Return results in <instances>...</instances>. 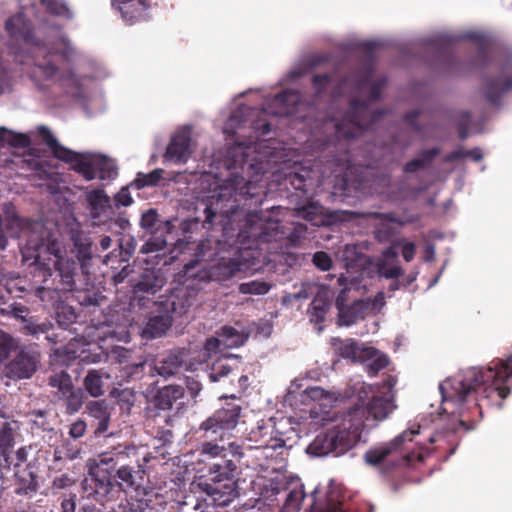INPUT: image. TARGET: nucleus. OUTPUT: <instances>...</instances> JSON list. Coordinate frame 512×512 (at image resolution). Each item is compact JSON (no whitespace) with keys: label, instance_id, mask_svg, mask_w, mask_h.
Segmentation results:
<instances>
[{"label":"nucleus","instance_id":"nucleus-11","mask_svg":"<svg viewBox=\"0 0 512 512\" xmlns=\"http://www.w3.org/2000/svg\"><path fill=\"white\" fill-rule=\"evenodd\" d=\"M69 164L71 169L80 174L86 181H92L96 178L112 180L118 175L115 162L101 154L75 152V156Z\"/></svg>","mask_w":512,"mask_h":512},{"label":"nucleus","instance_id":"nucleus-48","mask_svg":"<svg viewBox=\"0 0 512 512\" xmlns=\"http://www.w3.org/2000/svg\"><path fill=\"white\" fill-rule=\"evenodd\" d=\"M223 346L227 348L239 347L244 343L243 335L232 326H223L218 332Z\"/></svg>","mask_w":512,"mask_h":512},{"label":"nucleus","instance_id":"nucleus-45","mask_svg":"<svg viewBox=\"0 0 512 512\" xmlns=\"http://www.w3.org/2000/svg\"><path fill=\"white\" fill-rule=\"evenodd\" d=\"M309 172L303 170L302 172H290L283 179L282 185H284L287 189L289 186L293 188L295 191H298L300 195H305L307 193V182Z\"/></svg>","mask_w":512,"mask_h":512},{"label":"nucleus","instance_id":"nucleus-51","mask_svg":"<svg viewBox=\"0 0 512 512\" xmlns=\"http://www.w3.org/2000/svg\"><path fill=\"white\" fill-rule=\"evenodd\" d=\"M270 288L271 285L265 281L252 280L241 283L238 289L241 294L264 295Z\"/></svg>","mask_w":512,"mask_h":512},{"label":"nucleus","instance_id":"nucleus-36","mask_svg":"<svg viewBox=\"0 0 512 512\" xmlns=\"http://www.w3.org/2000/svg\"><path fill=\"white\" fill-rule=\"evenodd\" d=\"M86 201L93 218L101 216L110 206V198L103 189H93L86 193Z\"/></svg>","mask_w":512,"mask_h":512},{"label":"nucleus","instance_id":"nucleus-40","mask_svg":"<svg viewBox=\"0 0 512 512\" xmlns=\"http://www.w3.org/2000/svg\"><path fill=\"white\" fill-rule=\"evenodd\" d=\"M439 42L440 47L436 51L437 61L446 72H453L457 62L453 45L445 39H440Z\"/></svg>","mask_w":512,"mask_h":512},{"label":"nucleus","instance_id":"nucleus-49","mask_svg":"<svg viewBox=\"0 0 512 512\" xmlns=\"http://www.w3.org/2000/svg\"><path fill=\"white\" fill-rule=\"evenodd\" d=\"M162 175V169H154L153 171L147 174L138 173L136 179L133 182V185L137 189L156 186L162 180Z\"/></svg>","mask_w":512,"mask_h":512},{"label":"nucleus","instance_id":"nucleus-28","mask_svg":"<svg viewBox=\"0 0 512 512\" xmlns=\"http://www.w3.org/2000/svg\"><path fill=\"white\" fill-rule=\"evenodd\" d=\"M331 347L336 355L353 363L361 362L363 351L367 348V346L360 345L355 339H341L339 337L331 339Z\"/></svg>","mask_w":512,"mask_h":512},{"label":"nucleus","instance_id":"nucleus-6","mask_svg":"<svg viewBox=\"0 0 512 512\" xmlns=\"http://www.w3.org/2000/svg\"><path fill=\"white\" fill-rule=\"evenodd\" d=\"M422 433L419 425L413 426L391 441L371 447L364 454L365 463L383 474H388L396 467L413 466L423 462L422 448L415 451V446L420 442H414V438L420 437Z\"/></svg>","mask_w":512,"mask_h":512},{"label":"nucleus","instance_id":"nucleus-37","mask_svg":"<svg viewBox=\"0 0 512 512\" xmlns=\"http://www.w3.org/2000/svg\"><path fill=\"white\" fill-rule=\"evenodd\" d=\"M171 324V318L167 314L151 316L143 329V334L150 339L160 337L165 334Z\"/></svg>","mask_w":512,"mask_h":512},{"label":"nucleus","instance_id":"nucleus-5","mask_svg":"<svg viewBox=\"0 0 512 512\" xmlns=\"http://www.w3.org/2000/svg\"><path fill=\"white\" fill-rule=\"evenodd\" d=\"M145 465L117 469L113 476L108 470L96 468L92 470L82 483L83 498L94 500L104 510H114V507H106V503L116 500L122 492L133 489L137 494L143 485Z\"/></svg>","mask_w":512,"mask_h":512},{"label":"nucleus","instance_id":"nucleus-56","mask_svg":"<svg viewBox=\"0 0 512 512\" xmlns=\"http://www.w3.org/2000/svg\"><path fill=\"white\" fill-rule=\"evenodd\" d=\"M145 362L127 364L122 368L121 376L126 380L140 379L144 374Z\"/></svg>","mask_w":512,"mask_h":512},{"label":"nucleus","instance_id":"nucleus-34","mask_svg":"<svg viewBox=\"0 0 512 512\" xmlns=\"http://www.w3.org/2000/svg\"><path fill=\"white\" fill-rule=\"evenodd\" d=\"M360 363L366 364V370L369 376H376L381 370L389 364V358L386 354L374 347H368L363 351Z\"/></svg>","mask_w":512,"mask_h":512},{"label":"nucleus","instance_id":"nucleus-21","mask_svg":"<svg viewBox=\"0 0 512 512\" xmlns=\"http://www.w3.org/2000/svg\"><path fill=\"white\" fill-rule=\"evenodd\" d=\"M41 229H46L42 224L35 223L29 227L23 226V220L19 218L17 215H13L7 218L5 224L3 225L4 234L6 235V239L8 237L12 238H25L27 239V246L31 249L32 243L39 241L40 239H35L37 236L41 235Z\"/></svg>","mask_w":512,"mask_h":512},{"label":"nucleus","instance_id":"nucleus-19","mask_svg":"<svg viewBox=\"0 0 512 512\" xmlns=\"http://www.w3.org/2000/svg\"><path fill=\"white\" fill-rule=\"evenodd\" d=\"M112 5L128 25L150 19L151 0H112Z\"/></svg>","mask_w":512,"mask_h":512},{"label":"nucleus","instance_id":"nucleus-47","mask_svg":"<svg viewBox=\"0 0 512 512\" xmlns=\"http://www.w3.org/2000/svg\"><path fill=\"white\" fill-rule=\"evenodd\" d=\"M471 39L477 44V55L475 65L478 67H487L490 63V47L485 37L474 34Z\"/></svg>","mask_w":512,"mask_h":512},{"label":"nucleus","instance_id":"nucleus-53","mask_svg":"<svg viewBox=\"0 0 512 512\" xmlns=\"http://www.w3.org/2000/svg\"><path fill=\"white\" fill-rule=\"evenodd\" d=\"M298 214L313 225H321L324 222L321 215V207L316 204H310L302 207L299 209Z\"/></svg>","mask_w":512,"mask_h":512},{"label":"nucleus","instance_id":"nucleus-9","mask_svg":"<svg viewBox=\"0 0 512 512\" xmlns=\"http://www.w3.org/2000/svg\"><path fill=\"white\" fill-rule=\"evenodd\" d=\"M237 465L233 460L220 458L209 468L210 482L204 483V491L218 505L228 506L237 496L235 479Z\"/></svg>","mask_w":512,"mask_h":512},{"label":"nucleus","instance_id":"nucleus-17","mask_svg":"<svg viewBox=\"0 0 512 512\" xmlns=\"http://www.w3.org/2000/svg\"><path fill=\"white\" fill-rule=\"evenodd\" d=\"M248 440L254 443L249 448L263 450L265 458L273 457L274 451L286 447L282 433L275 430L273 426L265 424H259L252 429L248 434Z\"/></svg>","mask_w":512,"mask_h":512},{"label":"nucleus","instance_id":"nucleus-60","mask_svg":"<svg viewBox=\"0 0 512 512\" xmlns=\"http://www.w3.org/2000/svg\"><path fill=\"white\" fill-rule=\"evenodd\" d=\"M76 317V313L72 307L64 306L61 310L57 311V322L65 329L75 322Z\"/></svg>","mask_w":512,"mask_h":512},{"label":"nucleus","instance_id":"nucleus-23","mask_svg":"<svg viewBox=\"0 0 512 512\" xmlns=\"http://www.w3.org/2000/svg\"><path fill=\"white\" fill-rule=\"evenodd\" d=\"M166 283V279L160 269L145 268L133 285L135 294L146 293L154 295L160 291Z\"/></svg>","mask_w":512,"mask_h":512},{"label":"nucleus","instance_id":"nucleus-29","mask_svg":"<svg viewBox=\"0 0 512 512\" xmlns=\"http://www.w3.org/2000/svg\"><path fill=\"white\" fill-rule=\"evenodd\" d=\"M345 494L339 485L330 483L323 504H313L312 512H345Z\"/></svg>","mask_w":512,"mask_h":512},{"label":"nucleus","instance_id":"nucleus-42","mask_svg":"<svg viewBox=\"0 0 512 512\" xmlns=\"http://www.w3.org/2000/svg\"><path fill=\"white\" fill-rule=\"evenodd\" d=\"M85 394L81 388H75L74 386L62 395L59 400L64 401L66 413L74 414L78 412L84 403Z\"/></svg>","mask_w":512,"mask_h":512},{"label":"nucleus","instance_id":"nucleus-10","mask_svg":"<svg viewBox=\"0 0 512 512\" xmlns=\"http://www.w3.org/2000/svg\"><path fill=\"white\" fill-rule=\"evenodd\" d=\"M241 413V405L235 402H226L201 422L196 433L200 438L224 440L228 432L237 427Z\"/></svg>","mask_w":512,"mask_h":512},{"label":"nucleus","instance_id":"nucleus-25","mask_svg":"<svg viewBox=\"0 0 512 512\" xmlns=\"http://www.w3.org/2000/svg\"><path fill=\"white\" fill-rule=\"evenodd\" d=\"M299 101L298 93L287 90L273 97L265 111L274 116H288L295 111Z\"/></svg>","mask_w":512,"mask_h":512},{"label":"nucleus","instance_id":"nucleus-46","mask_svg":"<svg viewBox=\"0 0 512 512\" xmlns=\"http://www.w3.org/2000/svg\"><path fill=\"white\" fill-rule=\"evenodd\" d=\"M16 477L18 483L15 493L17 495L32 497L37 492L38 482L36 476L31 471H28L26 476H19L18 474Z\"/></svg>","mask_w":512,"mask_h":512},{"label":"nucleus","instance_id":"nucleus-31","mask_svg":"<svg viewBox=\"0 0 512 512\" xmlns=\"http://www.w3.org/2000/svg\"><path fill=\"white\" fill-rule=\"evenodd\" d=\"M38 133L55 158L68 164L71 162L75 151L61 145L48 127L40 126Z\"/></svg>","mask_w":512,"mask_h":512},{"label":"nucleus","instance_id":"nucleus-50","mask_svg":"<svg viewBox=\"0 0 512 512\" xmlns=\"http://www.w3.org/2000/svg\"><path fill=\"white\" fill-rule=\"evenodd\" d=\"M49 14L71 18L72 13L63 0H39Z\"/></svg>","mask_w":512,"mask_h":512},{"label":"nucleus","instance_id":"nucleus-38","mask_svg":"<svg viewBox=\"0 0 512 512\" xmlns=\"http://www.w3.org/2000/svg\"><path fill=\"white\" fill-rule=\"evenodd\" d=\"M374 217L380 221L379 227L377 228L376 235L378 239H387L389 238L394 231H392L386 224L394 223L399 226H404L407 223L411 222V220H405L401 218L395 212H386V213H375Z\"/></svg>","mask_w":512,"mask_h":512},{"label":"nucleus","instance_id":"nucleus-7","mask_svg":"<svg viewBox=\"0 0 512 512\" xmlns=\"http://www.w3.org/2000/svg\"><path fill=\"white\" fill-rule=\"evenodd\" d=\"M385 79L378 80L371 85L368 100L352 99L349 110L342 120L335 125V133L338 138L346 140L361 136L382 116V111H373L370 102L380 100Z\"/></svg>","mask_w":512,"mask_h":512},{"label":"nucleus","instance_id":"nucleus-12","mask_svg":"<svg viewBox=\"0 0 512 512\" xmlns=\"http://www.w3.org/2000/svg\"><path fill=\"white\" fill-rule=\"evenodd\" d=\"M196 262L184 266L185 280L174 287L169 295L171 310L179 315L185 314L197 302V296L203 289V283L195 276Z\"/></svg>","mask_w":512,"mask_h":512},{"label":"nucleus","instance_id":"nucleus-41","mask_svg":"<svg viewBox=\"0 0 512 512\" xmlns=\"http://www.w3.org/2000/svg\"><path fill=\"white\" fill-rule=\"evenodd\" d=\"M104 376L109 377L100 370H89L85 376L83 381L84 387L92 397H99L104 394Z\"/></svg>","mask_w":512,"mask_h":512},{"label":"nucleus","instance_id":"nucleus-26","mask_svg":"<svg viewBox=\"0 0 512 512\" xmlns=\"http://www.w3.org/2000/svg\"><path fill=\"white\" fill-rule=\"evenodd\" d=\"M184 395L185 390L181 385H166L156 390L151 403L154 408L167 411L172 409L174 403L182 399Z\"/></svg>","mask_w":512,"mask_h":512},{"label":"nucleus","instance_id":"nucleus-20","mask_svg":"<svg viewBox=\"0 0 512 512\" xmlns=\"http://www.w3.org/2000/svg\"><path fill=\"white\" fill-rule=\"evenodd\" d=\"M113 408L105 400H93L86 404V412L91 418V426L96 436L108 432Z\"/></svg>","mask_w":512,"mask_h":512},{"label":"nucleus","instance_id":"nucleus-54","mask_svg":"<svg viewBox=\"0 0 512 512\" xmlns=\"http://www.w3.org/2000/svg\"><path fill=\"white\" fill-rule=\"evenodd\" d=\"M17 347L14 339L0 329V361L8 359L12 350H15Z\"/></svg>","mask_w":512,"mask_h":512},{"label":"nucleus","instance_id":"nucleus-55","mask_svg":"<svg viewBox=\"0 0 512 512\" xmlns=\"http://www.w3.org/2000/svg\"><path fill=\"white\" fill-rule=\"evenodd\" d=\"M27 460V451L24 447L19 448L14 456L5 455L4 461L8 467L13 465L15 476L20 473V466Z\"/></svg>","mask_w":512,"mask_h":512},{"label":"nucleus","instance_id":"nucleus-44","mask_svg":"<svg viewBox=\"0 0 512 512\" xmlns=\"http://www.w3.org/2000/svg\"><path fill=\"white\" fill-rule=\"evenodd\" d=\"M0 143H6L14 148H27L31 144L28 135L8 130L5 127L0 128Z\"/></svg>","mask_w":512,"mask_h":512},{"label":"nucleus","instance_id":"nucleus-2","mask_svg":"<svg viewBox=\"0 0 512 512\" xmlns=\"http://www.w3.org/2000/svg\"><path fill=\"white\" fill-rule=\"evenodd\" d=\"M492 363L493 366L467 368L439 385L443 411L456 415L457 422L428 436L429 444H435L432 449L425 446L421 440L414 439V442H420L415 446V451L422 448L424 458L432 451L446 452V458H449L459 444L458 429L461 427L465 431H471L476 426L474 420L466 417V407L473 409L480 416L483 401L487 406L496 405L502 408L503 400L511 392L507 381L512 377V355L505 360L497 359Z\"/></svg>","mask_w":512,"mask_h":512},{"label":"nucleus","instance_id":"nucleus-33","mask_svg":"<svg viewBox=\"0 0 512 512\" xmlns=\"http://www.w3.org/2000/svg\"><path fill=\"white\" fill-rule=\"evenodd\" d=\"M173 417L170 415H154L152 421L154 425L151 427V434L155 439L161 442L163 446L173 442L174 433L171 430L173 426Z\"/></svg>","mask_w":512,"mask_h":512},{"label":"nucleus","instance_id":"nucleus-58","mask_svg":"<svg viewBox=\"0 0 512 512\" xmlns=\"http://www.w3.org/2000/svg\"><path fill=\"white\" fill-rule=\"evenodd\" d=\"M338 284L340 286H343V288L340 290L338 296L336 297L335 306L337 311H339V308H343L348 305V302L350 300L349 298V292L351 288L346 284L347 279L341 275L338 279Z\"/></svg>","mask_w":512,"mask_h":512},{"label":"nucleus","instance_id":"nucleus-52","mask_svg":"<svg viewBox=\"0 0 512 512\" xmlns=\"http://www.w3.org/2000/svg\"><path fill=\"white\" fill-rule=\"evenodd\" d=\"M203 442L200 446V455L209 456V457H218L221 456L225 451L224 446L218 444V442H222L220 439H208L202 438Z\"/></svg>","mask_w":512,"mask_h":512},{"label":"nucleus","instance_id":"nucleus-1","mask_svg":"<svg viewBox=\"0 0 512 512\" xmlns=\"http://www.w3.org/2000/svg\"><path fill=\"white\" fill-rule=\"evenodd\" d=\"M226 162L227 168L232 170L230 177L223 181L217 196L196 207L199 214L195 222H202L205 229L218 223L225 239H235L242 246L284 237L296 244L306 233V225L294 223L293 231L286 236L279 220L256 210L264 200L265 186L261 181L268 166L256 147L240 143L228 150Z\"/></svg>","mask_w":512,"mask_h":512},{"label":"nucleus","instance_id":"nucleus-8","mask_svg":"<svg viewBox=\"0 0 512 512\" xmlns=\"http://www.w3.org/2000/svg\"><path fill=\"white\" fill-rule=\"evenodd\" d=\"M35 239L39 241L32 243L33 250L37 252L36 260L40 259L43 254L53 256L52 262L55 271L64 285L63 289L72 291L75 286L74 275L76 270V262L72 259L65 257V246L59 240L57 233L48 229H41V235ZM51 260V258H49Z\"/></svg>","mask_w":512,"mask_h":512},{"label":"nucleus","instance_id":"nucleus-61","mask_svg":"<svg viewBox=\"0 0 512 512\" xmlns=\"http://www.w3.org/2000/svg\"><path fill=\"white\" fill-rule=\"evenodd\" d=\"M332 81V76L329 74H315L312 77V86L315 90L316 96H320L326 91Z\"/></svg>","mask_w":512,"mask_h":512},{"label":"nucleus","instance_id":"nucleus-62","mask_svg":"<svg viewBox=\"0 0 512 512\" xmlns=\"http://www.w3.org/2000/svg\"><path fill=\"white\" fill-rule=\"evenodd\" d=\"M367 306L368 314L378 313L385 305V297L383 292H378L373 298L362 299Z\"/></svg>","mask_w":512,"mask_h":512},{"label":"nucleus","instance_id":"nucleus-27","mask_svg":"<svg viewBox=\"0 0 512 512\" xmlns=\"http://www.w3.org/2000/svg\"><path fill=\"white\" fill-rule=\"evenodd\" d=\"M69 237L76 251L77 259L84 269L87 262L92 259V240L80 229L79 225L70 228Z\"/></svg>","mask_w":512,"mask_h":512},{"label":"nucleus","instance_id":"nucleus-64","mask_svg":"<svg viewBox=\"0 0 512 512\" xmlns=\"http://www.w3.org/2000/svg\"><path fill=\"white\" fill-rule=\"evenodd\" d=\"M303 498L304 493L302 490L292 489L286 497L285 506L292 509H298Z\"/></svg>","mask_w":512,"mask_h":512},{"label":"nucleus","instance_id":"nucleus-15","mask_svg":"<svg viewBox=\"0 0 512 512\" xmlns=\"http://www.w3.org/2000/svg\"><path fill=\"white\" fill-rule=\"evenodd\" d=\"M8 363L7 374L12 379H28L36 372L41 354L37 345L18 346Z\"/></svg>","mask_w":512,"mask_h":512},{"label":"nucleus","instance_id":"nucleus-16","mask_svg":"<svg viewBox=\"0 0 512 512\" xmlns=\"http://www.w3.org/2000/svg\"><path fill=\"white\" fill-rule=\"evenodd\" d=\"M512 90V58L504 61L496 76L487 77L483 84V96L492 106L500 107L502 98Z\"/></svg>","mask_w":512,"mask_h":512},{"label":"nucleus","instance_id":"nucleus-14","mask_svg":"<svg viewBox=\"0 0 512 512\" xmlns=\"http://www.w3.org/2000/svg\"><path fill=\"white\" fill-rule=\"evenodd\" d=\"M149 459L148 453L143 448L135 445L119 444L112 447L110 451L99 455L101 464H111V467L116 470L145 465Z\"/></svg>","mask_w":512,"mask_h":512},{"label":"nucleus","instance_id":"nucleus-63","mask_svg":"<svg viewBox=\"0 0 512 512\" xmlns=\"http://www.w3.org/2000/svg\"><path fill=\"white\" fill-rule=\"evenodd\" d=\"M151 499L131 497L128 501L130 512H157L154 508L150 507Z\"/></svg>","mask_w":512,"mask_h":512},{"label":"nucleus","instance_id":"nucleus-43","mask_svg":"<svg viewBox=\"0 0 512 512\" xmlns=\"http://www.w3.org/2000/svg\"><path fill=\"white\" fill-rule=\"evenodd\" d=\"M48 384L50 387L55 388L56 396L58 399L62 397V395L74 386L71 376L66 371H60L53 373L48 378Z\"/></svg>","mask_w":512,"mask_h":512},{"label":"nucleus","instance_id":"nucleus-4","mask_svg":"<svg viewBox=\"0 0 512 512\" xmlns=\"http://www.w3.org/2000/svg\"><path fill=\"white\" fill-rule=\"evenodd\" d=\"M5 29L12 40L32 46V65L27 70V74L35 83L57 79L60 82H68L72 86H77L78 79L73 69L61 70L55 62L57 55L61 56L67 64L73 62L77 52L68 38L59 37L53 42L51 49L40 45L34 34L33 23L22 13L8 18L5 22Z\"/></svg>","mask_w":512,"mask_h":512},{"label":"nucleus","instance_id":"nucleus-24","mask_svg":"<svg viewBox=\"0 0 512 512\" xmlns=\"http://www.w3.org/2000/svg\"><path fill=\"white\" fill-rule=\"evenodd\" d=\"M191 138L188 132L176 133L167 146L165 158L174 163H185L191 155Z\"/></svg>","mask_w":512,"mask_h":512},{"label":"nucleus","instance_id":"nucleus-3","mask_svg":"<svg viewBox=\"0 0 512 512\" xmlns=\"http://www.w3.org/2000/svg\"><path fill=\"white\" fill-rule=\"evenodd\" d=\"M395 408L390 393L373 395L367 403L360 394L358 401L337 417L331 427L317 434L308 445L307 452L315 456L343 455L360 440L366 420H384Z\"/></svg>","mask_w":512,"mask_h":512},{"label":"nucleus","instance_id":"nucleus-59","mask_svg":"<svg viewBox=\"0 0 512 512\" xmlns=\"http://www.w3.org/2000/svg\"><path fill=\"white\" fill-rule=\"evenodd\" d=\"M314 266L322 271H329L333 266L330 255L325 251H317L312 257Z\"/></svg>","mask_w":512,"mask_h":512},{"label":"nucleus","instance_id":"nucleus-32","mask_svg":"<svg viewBox=\"0 0 512 512\" xmlns=\"http://www.w3.org/2000/svg\"><path fill=\"white\" fill-rule=\"evenodd\" d=\"M362 299L353 300L351 304L338 311V324L341 326H350L365 318L367 306Z\"/></svg>","mask_w":512,"mask_h":512},{"label":"nucleus","instance_id":"nucleus-35","mask_svg":"<svg viewBox=\"0 0 512 512\" xmlns=\"http://www.w3.org/2000/svg\"><path fill=\"white\" fill-rule=\"evenodd\" d=\"M330 306L331 300L328 292L325 290L318 291L308 309L310 321L317 325L322 324L325 321Z\"/></svg>","mask_w":512,"mask_h":512},{"label":"nucleus","instance_id":"nucleus-22","mask_svg":"<svg viewBox=\"0 0 512 512\" xmlns=\"http://www.w3.org/2000/svg\"><path fill=\"white\" fill-rule=\"evenodd\" d=\"M377 271L379 276L386 279H398L403 276L404 270L398 260L396 244H392L382 252L377 261Z\"/></svg>","mask_w":512,"mask_h":512},{"label":"nucleus","instance_id":"nucleus-13","mask_svg":"<svg viewBox=\"0 0 512 512\" xmlns=\"http://www.w3.org/2000/svg\"><path fill=\"white\" fill-rule=\"evenodd\" d=\"M140 226L151 234V238L141 248L143 253L164 250L168 244L166 235L171 234L175 228L174 220H160L155 209H149L142 214Z\"/></svg>","mask_w":512,"mask_h":512},{"label":"nucleus","instance_id":"nucleus-39","mask_svg":"<svg viewBox=\"0 0 512 512\" xmlns=\"http://www.w3.org/2000/svg\"><path fill=\"white\" fill-rule=\"evenodd\" d=\"M440 154V149L438 147H433L431 149L423 150L419 153V157L408 161L404 167L403 171L405 173H415L421 169H424L432 164L434 159Z\"/></svg>","mask_w":512,"mask_h":512},{"label":"nucleus","instance_id":"nucleus-18","mask_svg":"<svg viewBox=\"0 0 512 512\" xmlns=\"http://www.w3.org/2000/svg\"><path fill=\"white\" fill-rule=\"evenodd\" d=\"M243 269L242 261L237 257L221 258L216 264L200 267L195 271V276L204 284L210 281L224 282L231 279L237 272Z\"/></svg>","mask_w":512,"mask_h":512},{"label":"nucleus","instance_id":"nucleus-30","mask_svg":"<svg viewBox=\"0 0 512 512\" xmlns=\"http://www.w3.org/2000/svg\"><path fill=\"white\" fill-rule=\"evenodd\" d=\"M187 353L184 349L172 350L156 364L159 375L169 377L176 374L186 362Z\"/></svg>","mask_w":512,"mask_h":512},{"label":"nucleus","instance_id":"nucleus-57","mask_svg":"<svg viewBox=\"0 0 512 512\" xmlns=\"http://www.w3.org/2000/svg\"><path fill=\"white\" fill-rule=\"evenodd\" d=\"M472 122V115L469 111H461L457 120V131L459 138L465 140L469 135V128Z\"/></svg>","mask_w":512,"mask_h":512}]
</instances>
